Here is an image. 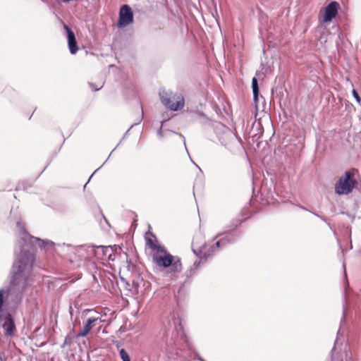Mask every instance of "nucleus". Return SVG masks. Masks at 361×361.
<instances>
[{"instance_id": "obj_25", "label": "nucleus", "mask_w": 361, "mask_h": 361, "mask_svg": "<svg viewBox=\"0 0 361 361\" xmlns=\"http://www.w3.org/2000/svg\"><path fill=\"white\" fill-rule=\"evenodd\" d=\"M195 358H197L200 361H204L197 353H195Z\"/></svg>"}, {"instance_id": "obj_14", "label": "nucleus", "mask_w": 361, "mask_h": 361, "mask_svg": "<svg viewBox=\"0 0 361 361\" xmlns=\"http://www.w3.org/2000/svg\"><path fill=\"white\" fill-rule=\"evenodd\" d=\"M166 121V120H163L161 122V126L159 128V129L157 131V135L159 136V137L160 139H162L164 138V137L166 136H168L171 134H177L176 133L173 132V130H163V126H164V123Z\"/></svg>"}, {"instance_id": "obj_13", "label": "nucleus", "mask_w": 361, "mask_h": 361, "mask_svg": "<svg viewBox=\"0 0 361 361\" xmlns=\"http://www.w3.org/2000/svg\"><path fill=\"white\" fill-rule=\"evenodd\" d=\"M97 250L95 251V254L97 256L99 257V252H101V255L102 257H106V259L108 257H111V253H112V250L114 249L112 246H97L96 247Z\"/></svg>"}, {"instance_id": "obj_24", "label": "nucleus", "mask_w": 361, "mask_h": 361, "mask_svg": "<svg viewBox=\"0 0 361 361\" xmlns=\"http://www.w3.org/2000/svg\"><path fill=\"white\" fill-rule=\"evenodd\" d=\"M92 312V310H84L83 312H82V317L86 316L88 313H90Z\"/></svg>"}, {"instance_id": "obj_20", "label": "nucleus", "mask_w": 361, "mask_h": 361, "mask_svg": "<svg viewBox=\"0 0 361 361\" xmlns=\"http://www.w3.org/2000/svg\"><path fill=\"white\" fill-rule=\"evenodd\" d=\"M353 97H354V98L355 99V100H356L358 103H360V102H361V98H360V97L359 96L358 93H357L355 90H353Z\"/></svg>"}, {"instance_id": "obj_30", "label": "nucleus", "mask_w": 361, "mask_h": 361, "mask_svg": "<svg viewBox=\"0 0 361 361\" xmlns=\"http://www.w3.org/2000/svg\"><path fill=\"white\" fill-rule=\"evenodd\" d=\"M142 118H143V116L142 115V116H141V118H140V121L142 119Z\"/></svg>"}, {"instance_id": "obj_19", "label": "nucleus", "mask_w": 361, "mask_h": 361, "mask_svg": "<svg viewBox=\"0 0 361 361\" xmlns=\"http://www.w3.org/2000/svg\"><path fill=\"white\" fill-rule=\"evenodd\" d=\"M242 223V221L240 220V219H234L231 221V225L229 226V230L228 231H232L236 228H238Z\"/></svg>"}, {"instance_id": "obj_21", "label": "nucleus", "mask_w": 361, "mask_h": 361, "mask_svg": "<svg viewBox=\"0 0 361 361\" xmlns=\"http://www.w3.org/2000/svg\"><path fill=\"white\" fill-rule=\"evenodd\" d=\"M89 85L94 91H98V90H99L102 88V86L97 87V86L94 85L93 83H91V82L89 83Z\"/></svg>"}, {"instance_id": "obj_18", "label": "nucleus", "mask_w": 361, "mask_h": 361, "mask_svg": "<svg viewBox=\"0 0 361 361\" xmlns=\"http://www.w3.org/2000/svg\"><path fill=\"white\" fill-rule=\"evenodd\" d=\"M119 354L123 361H130V358L125 349H121L119 350Z\"/></svg>"}, {"instance_id": "obj_15", "label": "nucleus", "mask_w": 361, "mask_h": 361, "mask_svg": "<svg viewBox=\"0 0 361 361\" xmlns=\"http://www.w3.org/2000/svg\"><path fill=\"white\" fill-rule=\"evenodd\" d=\"M252 88L253 92L254 100L256 102L259 95V86L258 82L256 78H253L252 80Z\"/></svg>"}, {"instance_id": "obj_26", "label": "nucleus", "mask_w": 361, "mask_h": 361, "mask_svg": "<svg viewBox=\"0 0 361 361\" xmlns=\"http://www.w3.org/2000/svg\"><path fill=\"white\" fill-rule=\"evenodd\" d=\"M170 104H176V100L173 99V94L170 97Z\"/></svg>"}, {"instance_id": "obj_32", "label": "nucleus", "mask_w": 361, "mask_h": 361, "mask_svg": "<svg viewBox=\"0 0 361 361\" xmlns=\"http://www.w3.org/2000/svg\"><path fill=\"white\" fill-rule=\"evenodd\" d=\"M346 361H348V360H346Z\"/></svg>"}, {"instance_id": "obj_5", "label": "nucleus", "mask_w": 361, "mask_h": 361, "mask_svg": "<svg viewBox=\"0 0 361 361\" xmlns=\"http://www.w3.org/2000/svg\"><path fill=\"white\" fill-rule=\"evenodd\" d=\"M161 103L168 109L172 111H178L181 109L184 106V99L180 95L173 94V99L176 100V104H170V97L171 94H169L165 91H162L159 93Z\"/></svg>"}, {"instance_id": "obj_4", "label": "nucleus", "mask_w": 361, "mask_h": 361, "mask_svg": "<svg viewBox=\"0 0 361 361\" xmlns=\"http://www.w3.org/2000/svg\"><path fill=\"white\" fill-rule=\"evenodd\" d=\"M178 257L168 252L164 247H158V252L153 255V262L157 267L167 268L170 267Z\"/></svg>"}, {"instance_id": "obj_11", "label": "nucleus", "mask_w": 361, "mask_h": 361, "mask_svg": "<svg viewBox=\"0 0 361 361\" xmlns=\"http://www.w3.org/2000/svg\"><path fill=\"white\" fill-rule=\"evenodd\" d=\"M99 320V317H91L87 319V322L82 329L77 335V337L86 336L92 329V325Z\"/></svg>"}, {"instance_id": "obj_28", "label": "nucleus", "mask_w": 361, "mask_h": 361, "mask_svg": "<svg viewBox=\"0 0 361 361\" xmlns=\"http://www.w3.org/2000/svg\"><path fill=\"white\" fill-rule=\"evenodd\" d=\"M64 343H65V344H68V338H67L65 339V342Z\"/></svg>"}, {"instance_id": "obj_1", "label": "nucleus", "mask_w": 361, "mask_h": 361, "mask_svg": "<svg viewBox=\"0 0 361 361\" xmlns=\"http://www.w3.org/2000/svg\"><path fill=\"white\" fill-rule=\"evenodd\" d=\"M163 337V342L164 343L163 348L169 357L178 355L181 342L185 343L187 346L190 348V344L181 324V320L175 314H171L166 322L164 323Z\"/></svg>"}, {"instance_id": "obj_12", "label": "nucleus", "mask_w": 361, "mask_h": 361, "mask_svg": "<svg viewBox=\"0 0 361 361\" xmlns=\"http://www.w3.org/2000/svg\"><path fill=\"white\" fill-rule=\"evenodd\" d=\"M219 238L223 243V246H226L228 244L233 243L235 241V235L231 231H228L225 233H218L215 238Z\"/></svg>"}, {"instance_id": "obj_22", "label": "nucleus", "mask_w": 361, "mask_h": 361, "mask_svg": "<svg viewBox=\"0 0 361 361\" xmlns=\"http://www.w3.org/2000/svg\"><path fill=\"white\" fill-rule=\"evenodd\" d=\"M115 258H116V256H115V254H114V249L112 250V253H111V257H108L107 259L109 261H114L115 260Z\"/></svg>"}, {"instance_id": "obj_27", "label": "nucleus", "mask_w": 361, "mask_h": 361, "mask_svg": "<svg viewBox=\"0 0 361 361\" xmlns=\"http://www.w3.org/2000/svg\"><path fill=\"white\" fill-rule=\"evenodd\" d=\"M178 135L183 139L184 145L186 147V142H185V137L182 135H180V134H178Z\"/></svg>"}, {"instance_id": "obj_2", "label": "nucleus", "mask_w": 361, "mask_h": 361, "mask_svg": "<svg viewBox=\"0 0 361 361\" xmlns=\"http://www.w3.org/2000/svg\"><path fill=\"white\" fill-rule=\"evenodd\" d=\"M223 243L219 238L216 242H208L198 250L192 249L193 252L199 257V261H195L190 269L186 271V277L190 278L196 274V271L201 265L205 264L207 261L214 256L220 247H224Z\"/></svg>"}, {"instance_id": "obj_6", "label": "nucleus", "mask_w": 361, "mask_h": 361, "mask_svg": "<svg viewBox=\"0 0 361 361\" xmlns=\"http://www.w3.org/2000/svg\"><path fill=\"white\" fill-rule=\"evenodd\" d=\"M133 22V13L130 6L124 4L121 6L119 12L118 27H123Z\"/></svg>"}, {"instance_id": "obj_31", "label": "nucleus", "mask_w": 361, "mask_h": 361, "mask_svg": "<svg viewBox=\"0 0 361 361\" xmlns=\"http://www.w3.org/2000/svg\"><path fill=\"white\" fill-rule=\"evenodd\" d=\"M340 334V330H338V336Z\"/></svg>"}, {"instance_id": "obj_29", "label": "nucleus", "mask_w": 361, "mask_h": 361, "mask_svg": "<svg viewBox=\"0 0 361 361\" xmlns=\"http://www.w3.org/2000/svg\"><path fill=\"white\" fill-rule=\"evenodd\" d=\"M300 208H301L302 209L306 210V209L302 206H300Z\"/></svg>"}, {"instance_id": "obj_8", "label": "nucleus", "mask_w": 361, "mask_h": 361, "mask_svg": "<svg viewBox=\"0 0 361 361\" xmlns=\"http://www.w3.org/2000/svg\"><path fill=\"white\" fill-rule=\"evenodd\" d=\"M63 28L66 32L68 45L71 54H75L78 50L75 36L72 30L65 23H63Z\"/></svg>"}, {"instance_id": "obj_9", "label": "nucleus", "mask_w": 361, "mask_h": 361, "mask_svg": "<svg viewBox=\"0 0 361 361\" xmlns=\"http://www.w3.org/2000/svg\"><path fill=\"white\" fill-rule=\"evenodd\" d=\"M165 275L169 277L171 280L176 279L178 274L182 271V264L180 259L178 257L176 260L170 266L167 267Z\"/></svg>"}, {"instance_id": "obj_23", "label": "nucleus", "mask_w": 361, "mask_h": 361, "mask_svg": "<svg viewBox=\"0 0 361 361\" xmlns=\"http://www.w3.org/2000/svg\"><path fill=\"white\" fill-rule=\"evenodd\" d=\"M58 245L60 246V247H66L68 248H71V249L73 248V246L71 245H69V244L63 243L62 245L59 244Z\"/></svg>"}, {"instance_id": "obj_17", "label": "nucleus", "mask_w": 361, "mask_h": 361, "mask_svg": "<svg viewBox=\"0 0 361 361\" xmlns=\"http://www.w3.org/2000/svg\"><path fill=\"white\" fill-rule=\"evenodd\" d=\"M346 290H345V298H344V302H343V317H342V319H341V325H342L343 322H345V314H346V312H347V299H346Z\"/></svg>"}, {"instance_id": "obj_10", "label": "nucleus", "mask_w": 361, "mask_h": 361, "mask_svg": "<svg viewBox=\"0 0 361 361\" xmlns=\"http://www.w3.org/2000/svg\"><path fill=\"white\" fill-rule=\"evenodd\" d=\"M2 327L5 331V336H12L16 330V325L11 314H8L5 318Z\"/></svg>"}, {"instance_id": "obj_3", "label": "nucleus", "mask_w": 361, "mask_h": 361, "mask_svg": "<svg viewBox=\"0 0 361 361\" xmlns=\"http://www.w3.org/2000/svg\"><path fill=\"white\" fill-rule=\"evenodd\" d=\"M357 184L353 170L347 171L335 183V192L339 195H345L351 193Z\"/></svg>"}, {"instance_id": "obj_7", "label": "nucleus", "mask_w": 361, "mask_h": 361, "mask_svg": "<svg viewBox=\"0 0 361 361\" xmlns=\"http://www.w3.org/2000/svg\"><path fill=\"white\" fill-rule=\"evenodd\" d=\"M340 5L337 1L330 2L324 8L323 20L330 22L337 15Z\"/></svg>"}, {"instance_id": "obj_16", "label": "nucleus", "mask_w": 361, "mask_h": 361, "mask_svg": "<svg viewBox=\"0 0 361 361\" xmlns=\"http://www.w3.org/2000/svg\"><path fill=\"white\" fill-rule=\"evenodd\" d=\"M147 245L153 250H157L158 252V247H161L159 245H157L154 240L149 238H146Z\"/></svg>"}]
</instances>
